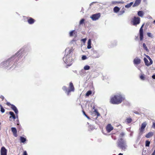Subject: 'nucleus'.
I'll return each mask as SVG.
<instances>
[{"instance_id":"obj_1","label":"nucleus","mask_w":155,"mask_h":155,"mask_svg":"<svg viewBox=\"0 0 155 155\" xmlns=\"http://www.w3.org/2000/svg\"><path fill=\"white\" fill-rule=\"evenodd\" d=\"M125 99V98L120 94L115 95L111 97L110 102L113 104H120Z\"/></svg>"},{"instance_id":"obj_2","label":"nucleus","mask_w":155,"mask_h":155,"mask_svg":"<svg viewBox=\"0 0 155 155\" xmlns=\"http://www.w3.org/2000/svg\"><path fill=\"white\" fill-rule=\"evenodd\" d=\"M124 135L125 133L124 132H121L120 133L119 135V138L117 142V147L123 150H125L126 149L125 141L123 138Z\"/></svg>"},{"instance_id":"obj_3","label":"nucleus","mask_w":155,"mask_h":155,"mask_svg":"<svg viewBox=\"0 0 155 155\" xmlns=\"http://www.w3.org/2000/svg\"><path fill=\"white\" fill-rule=\"evenodd\" d=\"M63 59L65 63L67 64L68 66H70L72 64V61H73L72 57L68 55H66L64 57Z\"/></svg>"},{"instance_id":"obj_4","label":"nucleus","mask_w":155,"mask_h":155,"mask_svg":"<svg viewBox=\"0 0 155 155\" xmlns=\"http://www.w3.org/2000/svg\"><path fill=\"white\" fill-rule=\"evenodd\" d=\"M140 18L138 17H134L131 21V23L134 25H136L140 24Z\"/></svg>"},{"instance_id":"obj_5","label":"nucleus","mask_w":155,"mask_h":155,"mask_svg":"<svg viewBox=\"0 0 155 155\" xmlns=\"http://www.w3.org/2000/svg\"><path fill=\"white\" fill-rule=\"evenodd\" d=\"M146 57L150 61V62H149H149L148 61L146 58H144V59H143L144 61L145 64L146 66H149L152 64L153 61H152V60L149 57V56L147 55H146Z\"/></svg>"},{"instance_id":"obj_6","label":"nucleus","mask_w":155,"mask_h":155,"mask_svg":"<svg viewBox=\"0 0 155 155\" xmlns=\"http://www.w3.org/2000/svg\"><path fill=\"white\" fill-rule=\"evenodd\" d=\"M147 125V123L146 122L142 123L141 125V127L139 129L140 133L142 134L143 133L144 130V129Z\"/></svg>"},{"instance_id":"obj_7","label":"nucleus","mask_w":155,"mask_h":155,"mask_svg":"<svg viewBox=\"0 0 155 155\" xmlns=\"http://www.w3.org/2000/svg\"><path fill=\"white\" fill-rule=\"evenodd\" d=\"M144 25V24H143L141 26L139 30V34L140 41L142 40L143 38V28Z\"/></svg>"},{"instance_id":"obj_8","label":"nucleus","mask_w":155,"mask_h":155,"mask_svg":"<svg viewBox=\"0 0 155 155\" xmlns=\"http://www.w3.org/2000/svg\"><path fill=\"white\" fill-rule=\"evenodd\" d=\"M100 13H98L92 15V16L91 17V18L92 20L95 21L97 20L100 17Z\"/></svg>"},{"instance_id":"obj_9","label":"nucleus","mask_w":155,"mask_h":155,"mask_svg":"<svg viewBox=\"0 0 155 155\" xmlns=\"http://www.w3.org/2000/svg\"><path fill=\"white\" fill-rule=\"evenodd\" d=\"M74 88L72 82H70L69 83V88H68V94L71 91H74Z\"/></svg>"},{"instance_id":"obj_10","label":"nucleus","mask_w":155,"mask_h":155,"mask_svg":"<svg viewBox=\"0 0 155 155\" xmlns=\"http://www.w3.org/2000/svg\"><path fill=\"white\" fill-rule=\"evenodd\" d=\"M106 129L108 133H109L114 128L111 124H108L106 126Z\"/></svg>"},{"instance_id":"obj_11","label":"nucleus","mask_w":155,"mask_h":155,"mask_svg":"<svg viewBox=\"0 0 155 155\" xmlns=\"http://www.w3.org/2000/svg\"><path fill=\"white\" fill-rule=\"evenodd\" d=\"M7 150L4 147H2L1 150V155H7Z\"/></svg>"},{"instance_id":"obj_12","label":"nucleus","mask_w":155,"mask_h":155,"mask_svg":"<svg viewBox=\"0 0 155 155\" xmlns=\"http://www.w3.org/2000/svg\"><path fill=\"white\" fill-rule=\"evenodd\" d=\"M69 36L70 37L74 36L76 38L77 36V33L75 30L71 31L69 33Z\"/></svg>"},{"instance_id":"obj_13","label":"nucleus","mask_w":155,"mask_h":155,"mask_svg":"<svg viewBox=\"0 0 155 155\" xmlns=\"http://www.w3.org/2000/svg\"><path fill=\"white\" fill-rule=\"evenodd\" d=\"M9 114L11 115L9 117V120L12 121V118L13 119V120H14L16 118V117L14 113L12 111H10L9 112Z\"/></svg>"},{"instance_id":"obj_14","label":"nucleus","mask_w":155,"mask_h":155,"mask_svg":"<svg viewBox=\"0 0 155 155\" xmlns=\"http://www.w3.org/2000/svg\"><path fill=\"white\" fill-rule=\"evenodd\" d=\"M28 18V22L29 24H33L35 21V20L33 19V18L30 17H28L27 18Z\"/></svg>"},{"instance_id":"obj_15","label":"nucleus","mask_w":155,"mask_h":155,"mask_svg":"<svg viewBox=\"0 0 155 155\" xmlns=\"http://www.w3.org/2000/svg\"><path fill=\"white\" fill-rule=\"evenodd\" d=\"M11 129L13 135L15 137H17L18 136V134L17 133V130L16 128L15 127H12Z\"/></svg>"},{"instance_id":"obj_16","label":"nucleus","mask_w":155,"mask_h":155,"mask_svg":"<svg viewBox=\"0 0 155 155\" xmlns=\"http://www.w3.org/2000/svg\"><path fill=\"white\" fill-rule=\"evenodd\" d=\"M11 108L14 111L16 114V116L17 117L18 114V111L16 107L14 105H11Z\"/></svg>"},{"instance_id":"obj_17","label":"nucleus","mask_w":155,"mask_h":155,"mask_svg":"<svg viewBox=\"0 0 155 155\" xmlns=\"http://www.w3.org/2000/svg\"><path fill=\"white\" fill-rule=\"evenodd\" d=\"M140 61L141 60L140 58H136L134 60V63L135 64H138L140 63Z\"/></svg>"},{"instance_id":"obj_18","label":"nucleus","mask_w":155,"mask_h":155,"mask_svg":"<svg viewBox=\"0 0 155 155\" xmlns=\"http://www.w3.org/2000/svg\"><path fill=\"white\" fill-rule=\"evenodd\" d=\"M141 0H136L134 5H133V7L138 5L140 3Z\"/></svg>"},{"instance_id":"obj_19","label":"nucleus","mask_w":155,"mask_h":155,"mask_svg":"<svg viewBox=\"0 0 155 155\" xmlns=\"http://www.w3.org/2000/svg\"><path fill=\"white\" fill-rule=\"evenodd\" d=\"M91 39H89L87 42V48L88 49H90L91 48Z\"/></svg>"},{"instance_id":"obj_20","label":"nucleus","mask_w":155,"mask_h":155,"mask_svg":"<svg viewBox=\"0 0 155 155\" xmlns=\"http://www.w3.org/2000/svg\"><path fill=\"white\" fill-rule=\"evenodd\" d=\"M153 135V133L152 132H149L145 135L146 137L149 138L152 137Z\"/></svg>"},{"instance_id":"obj_21","label":"nucleus","mask_w":155,"mask_h":155,"mask_svg":"<svg viewBox=\"0 0 155 155\" xmlns=\"http://www.w3.org/2000/svg\"><path fill=\"white\" fill-rule=\"evenodd\" d=\"M138 15L141 17H143L144 15V12L141 11H139L138 12Z\"/></svg>"},{"instance_id":"obj_22","label":"nucleus","mask_w":155,"mask_h":155,"mask_svg":"<svg viewBox=\"0 0 155 155\" xmlns=\"http://www.w3.org/2000/svg\"><path fill=\"white\" fill-rule=\"evenodd\" d=\"M62 89L65 91L67 94L68 95H69V94H68V89L67 88V87L65 86H64L62 87Z\"/></svg>"},{"instance_id":"obj_23","label":"nucleus","mask_w":155,"mask_h":155,"mask_svg":"<svg viewBox=\"0 0 155 155\" xmlns=\"http://www.w3.org/2000/svg\"><path fill=\"white\" fill-rule=\"evenodd\" d=\"M120 10V8L117 7H115L114 8V11L115 12H117Z\"/></svg>"},{"instance_id":"obj_24","label":"nucleus","mask_w":155,"mask_h":155,"mask_svg":"<svg viewBox=\"0 0 155 155\" xmlns=\"http://www.w3.org/2000/svg\"><path fill=\"white\" fill-rule=\"evenodd\" d=\"M20 139L21 142L24 143L26 141V138L22 137H20Z\"/></svg>"},{"instance_id":"obj_25","label":"nucleus","mask_w":155,"mask_h":155,"mask_svg":"<svg viewBox=\"0 0 155 155\" xmlns=\"http://www.w3.org/2000/svg\"><path fill=\"white\" fill-rule=\"evenodd\" d=\"M133 2H131L129 4H127L126 5L125 7L126 8H129L131 7V6L133 4Z\"/></svg>"},{"instance_id":"obj_26","label":"nucleus","mask_w":155,"mask_h":155,"mask_svg":"<svg viewBox=\"0 0 155 155\" xmlns=\"http://www.w3.org/2000/svg\"><path fill=\"white\" fill-rule=\"evenodd\" d=\"M143 47L144 48V49L147 51H148V49L147 47L146 46V45L145 44L143 43Z\"/></svg>"},{"instance_id":"obj_27","label":"nucleus","mask_w":155,"mask_h":155,"mask_svg":"<svg viewBox=\"0 0 155 155\" xmlns=\"http://www.w3.org/2000/svg\"><path fill=\"white\" fill-rule=\"evenodd\" d=\"M92 92L91 91L89 90L87 91V92L86 95L87 96H88L89 95L92 94Z\"/></svg>"},{"instance_id":"obj_28","label":"nucleus","mask_w":155,"mask_h":155,"mask_svg":"<svg viewBox=\"0 0 155 155\" xmlns=\"http://www.w3.org/2000/svg\"><path fill=\"white\" fill-rule=\"evenodd\" d=\"M0 109H1V111L2 113H4L5 111V110L1 104L0 105Z\"/></svg>"},{"instance_id":"obj_29","label":"nucleus","mask_w":155,"mask_h":155,"mask_svg":"<svg viewBox=\"0 0 155 155\" xmlns=\"http://www.w3.org/2000/svg\"><path fill=\"white\" fill-rule=\"evenodd\" d=\"M126 121L128 123H130L132 121V119L130 118H129L126 119Z\"/></svg>"},{"instance_id":"obj_30","label":"nucleus","mask_w":155,"mask_h":155,"mask_svg":"<svg viewBox=\"0 0 155 155\" xmlns=\"http://www.w3.org/2000/svg\"><path fill=\"white\" fill-rule=\"evenodd\" d=\"M94 111L95 113V115H97V116H99L100 115V113L97 111V109H95Z\"/></svg>"},{"instance_id":"obj_31","label":"nucleus","mask_w":155,"mask_h":155,"mask_svg":"<svg viewBox=\"0 0 155 155\" xmlns=\"http://www.w3.org/2000/svg\"><path fill=\"white\" fill-rule=\"evenodd\" d=\"M150 142L148 141L147 140L146 141L145 143V146L146 147H149V146L150 144Z\"/></svg>"},{"instance_id":"obj_32","label":"nucleus","mask_w":155,"mask_h":155,"mask_svg":"<svg viewBox=\"0 0 155 155\" xmlns=\"http://www.w3.org/2000/svg\"><path fill=\"white\" fill-rule=\"evenodd\" d=\"M84 68L85 70H88L90 69V67L88 65H86L84 67Z\"/></svg>"},{"instance_id":"obj_33","label":"nucleus","mask_w":155,"mask_h":155,"mask_svg":"<svg viewBox=\"0 0 155 155\" xmlns=\"http://www.w3.org/2000/svg\"><path fill=\"white\" fill-rule=\"evenodd\" d=\"M85 20L84 19H81L80 21L79 24V25H81L84 23Z\"/></svg>"},{"instance_id":"obj_34","label":"nucleus","mask_w":155,"mask_h":155,"mask_svg":"<svg viewBox=\"0 0 155 155\" xmlns=\"http://www.w3.org/2000/svg\"><path fill=\"white\" fill-rule=\"evenodd\" d=\"M115 134H114L112 135V136H111V137L113 139H114V140H116L117 139V137L115 135Z\"/></svg>"},{"instance_id":"obj_35","label":"nucleus","mask_w":155,"mask_h":155,"mask_svg":"<svg viewBox=\"0 0 155 155\" xmlns=\"http://www.w3.org/2000/svg\"><path fill=\"white\" fill-rule=\"evenodd\" d=\"M82 112L84 115H85L88 119H90L89 117L86 114L84 110H82Z\"/></svg>"},{"instance_id":"obj_36","label":"nucleus","mask_w":155,"mask_h":155,"mask_svg":"<svg viewBox=\"0 0 155 155\" xmlns=\"http://www.w3.org/2000/svg\"><path fill=\"white\" fill-rule=\"evenodd\" d=\"M140 78L142 80H144L145 79V77L144 75H142L140 76Z\"/></svg>"},{"instance_id":"obj_37","label":"nucleus","mask_w":155,"mask_h":155,"mask_svg":"<svg viewBox=\"0 0 155 155\" xmlns=\"http://www.w3.org/2000/svg\"><path fill=\"white\" fill-rule=\"evenodd\" d=\"M147 35L148 37L152 38V35L150 33L148 32L147 33Z\"/></svg>"},{"instance_id":"obj_38","label":"nucleus","mask_w":155,"mask_h":155,"mask_svg":"<svg viewBox=\"0 0 155 155\" xmlns=\"http://www.w3.org/2000/svg\"><path fill=\"white\" fill-rule=\"evenodd\" d=\"M87 58V57L85 55H83L82 57V59L83 60H84Z\"/></svg>"},{"instance_id":"obj_39","label":"nucleus","mask_w":155,"mask_h":155,"mask_svg":"<svg viewBox=\"0 0 155 155\" xmlns=\"http://www.w3.org/2000/svg\"><path fill=\"white\" fill-rule=\"evenodd\" d=\"M6 104L8 106H11V105H12V104H11L9 102H7L6 103Z\"/></svg>"},{"instance_id":"obj_40","label":"nucleus","mask_w":155,"mask_h":155,"mask_svg":"<svg viewBox=\"0 0 155 155\" xmlns=\"http://www.w3.org/2000/svg\"><path fill=\"white\" fill-rule=\"evenodd\" d=\"M152 127L154 128H155V122H153V125L152 126Z\"/></svg>"},{"instance_id":"obj_41","label":"nucleus","mask_w":155,"mask_h":155,"mask_svg":"<svg viewBox=\"0 0 155 155\" xmlns=\"http://www.w3.org/2000/svg\"><path fill=\"white\" fill-rule=\"evenodd\" d=\"M99 57H100V55H99V54H97V56H94L93 58H98Z\"/></svg>"},{"instance_id":"obj_42","label":"nucleus","mask_w":155,"mask_h":155,"mask_svg":"<svg viewBox=\"0 0 155 155\" xmlns=\"http://www.w3.org/2000/svg\"><path fill=\"white\" fill-rule=\"evenodd\" d=\"M23 155H28L27 152L26 151H24Z\"/></svg>"},{"instance_id":"obj_43","label":"nucleus","mask_w":155,"mask_h":155,"mask_svg":"<svg viewBox=\"0 0 155 155\" xmlns=\"http://www.w3.org/2000/svg\"><path fill=\"white\" fill-rule=\"evenodd\" d=\"M0 97L1 99H2V101H3L4 98V97L2 95H1Z\"/></svg>"},{"instance_id":"obj_44","label":"nucleus","mask_w":155,"mask_h":155,"mask_svg":"<svg viewBox=\"0 0 155 155\" xmlns=\"http://www.w3.org/2000/svg\"><path fill=\"white\" fill-rule=\"evenodd\" d=\"M86 40V38L83 39H82V41H83L84 42H85Z\"/></svg>"},{"instance_id":"obj_45","label":"nucleus","mask_w":155,"mask_h":155,"mask_svg":"<svg viewBox=\"0 0 155 155\" xmlns=\"http://www.w3.org/2000/svg\"><path fill=\"white\" fill-rule=\"evenodd\" d=\"M19 120H17V122H16V124L18 125H19Z\"/></svg>"},{"instance_id":"obj_46","label":"nucleus","mask_w":155,"mask_h":155,"mask_svg":"<svg viewBox=\"0 0 155 155\" xmlns=\"http://www.w3.org/2000/svg\"><path fill=\"white\" fill-rule=\"evenodd\" d=\"M152 78L154 79H155V75H153L152 76Z\"/></svg>"},{"instance_id":"obj_47","label":"nucleus","mask_w":155,"mask_h":155,"mask_svg":"<svg viewBox=\"0 0 155 155\" xmlns=\"http://www.w3.org/2000/svg\"><path fill=\"white\" fill-rule=\"evenodd\" d=\"M134 113L137 114H139V113L137 111H134Z\"/></svg>"},{"instance_id":"obj_48","label":"nucleus","mask_w":155,"mask_h":155,"mask_svg":"<svg viewBox=\"0 0 155 155\" xmlns=\"http://www.w3.org/2000/svg\"><path fill=\"white\" fill-rule=\"evenodd\" d=\"M15 57V56L13 57H11L10 58V59H13Z\"/></svg>"},{"instance_id":"obj_49","label":"nucleus","mask_w":155,"mask_h":155,"mask_svg":"<svg viewBox=\"0 0 155 155\" xmlns=\"http://www.w3.org/2000/svg\"><path fill=\"white\" fill-rule=\"evenodd\" d=\"M118 155H123V154L121 153H120Z\"/></svg>"},{"instance_id":"obj_50","label":"nucleus","mask_w":155,"mask_h":155,"mask_svg":"<svg viewBox=\"0 0 155 155\" xmlns=\"http://www.w3.org/2000/svg\"><path fill=\"white\" fill-rule=\"evenodd\" d=\"M153 23L155 24V20L153 21Z\"/></svg>"}]
</instances>
